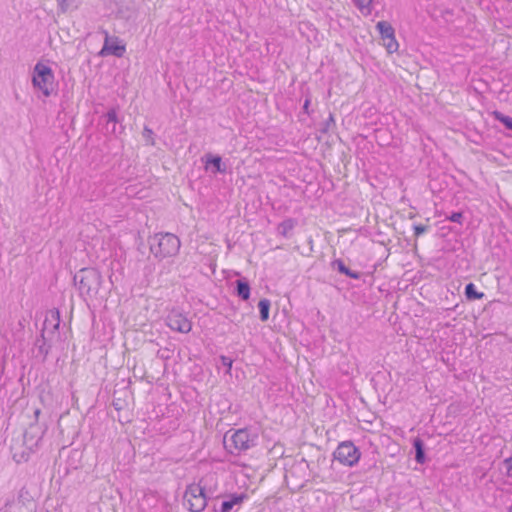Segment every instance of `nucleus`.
Masks as SVG:
<instances>
[{
	"mask_svg": "<svg viewBox=\"0 0 512 512\" xmlns=\"http://www.w3.org/2000/svg\"><path fill=\"white\" fill-rule=\"evenodd\" d=\"M151 254L159 261L174 257L181 246L180 239L172 233H156L148 240Z\"/></svg>",
	"mask_w": 512,
	"mask_h": 512,
	"instance_id": "obj_1",
	"label": "nucleus"
},
{
	"mask_svg": "<svg viewBox=\"0 0 512 512\" xmlns=\"http://www.w3.org/2000/svg\"><path fill=\"white\" fill-rule=\"evenodd\" d=\"M74 281L82 295L92 298L95 297L100 290L102 276L96 269L84 268L74 276Z\"/></svg>",
	"mask_w": 512,
	"mask_h": 512,
	"instance_id": "obj_2",
	"label": "nucleus"
},
{
	"mask_svg": "<svg viewBox=\"0 0 512 512\" xmlns=\"http://www.w3.org/2000/svg\"><path fill=\"white\" fill-rule=\"evenodd\" d=\"M254 437H251L246 429L228 431L223 437L225 449L232 454L245 451L254 445Z\"/></svg>",
	"mask_w": 512,
	"mask_h": 512,
	"instance_id": "obj_3",
	"label": "nucleus"
},
{
	"mask_svg": "<svg viewBox=\"0 0 512 512\" xmlns=\"http://www.w3.org/2000/svg\"><path fill=\"white\" fill-rule=\"evenodd\" d=\"M206 480L207 477L197 484L189 485L185 491L184 501L191 512H201L207 505L206 485L204 484Z\"/></svg>",
	"mask_w": 512,
	"mask_h": 512,
	"instance_id": "obj_4",
	"label": "nucleus"
},
{
	"mask_svg": "<svg viewBox=\"0 0 512 512\" xmlns=\"http://www.w3.org/2000/svg\"><path fill=\"white\" fill-rule=\"evenodd\" d=\"M54 74L52 69L41 62L37 63L33 69L32 84L34 88L40 90L45 97L52 93Z\"/></svg>",
	"mask_w": 512,
	"mask_h": 512,
	"instance_id": "obj_5",
	"label": "nucleus"
},
{
	"mask_svg": "<svg viewBox=\"0 0 512 512\" xmlns=\"http://www.w3.org/2000/svg\"><path fill=\"white\" fill-rule=\"evenodd\" d=\"M333 455L335 460L346 466H353L360 458L358 449L351 442L341 443Z\"/></svg>",
	"mask_w": 512,
	"mask_h": 512,
	"instance_id": "obj_6",
	"label": "nucleus"
},
{
	"mask_svg": "<svg viewBox=\"0 0 512 512\" xmlns=\"http://www.w3.org/2000/svg\"><path fill=\"white\" fill-rule=\"evenodd\" d=\"M376 28L380 33L383 45L388 53H394L398 50L399 44L395 38V30L392 25L387 21H379Z\"/></svg>",
	"mask_w": 512,
	"mask_h": 512,
	"instance_id": "obj_7",
	"label": "nucleus"
},
{
	"mask_svg": "<svg viewBox=\"0 0 512 512\" xmlns=\"http://www.w3.org/2000/svg\"><path fill=\"white\" fill-rule=\"evenodd\" d=\"M166 324L172 330L178 331L180 333H188L192 329V323L187 319L185 315H183L179 311H171L167 318Z\"/></svg>",
	"mask_w": 512,
	"mask_h": 512,
	"instance_id": "obj_8",
	"label": "nucleus"
},
{
	"mask_svg": "<svg viewBox=\"0 0 512 512\" xmlns=\"http://www.w3.org/2000/svg\"><path fill=\"white\" fill-rule=\"evenodd\" d=\"M126 51L125 45L117 37H111L105 32L104 45L100 51L101 56L114 55L122 57Z\"/></svg>",
	"mask_w": 512,
	"mask_h": 512,
	"instance_id": "obj_9",
	"label": "nucleus"
},
{
	"mask_svg": "<svg viewBox=\"0 0 512 512\" xmlns=\"http://www.w3.org/2000/svg\"><path fill=\"white\" fill-rule=\"evenodd\" d=\"M333 265L335 267H337V269H338V271L340 273H343V274H345L346 276H348V277H350L352 279H359L360 278V273L356 272V271H352L349 268H347L342 260H335L333 262Z\"/></svg>",
	"mask_w": 512,
	"mask_h": 512,
	"instance_id": "obj_10",
	"label": "nucleus"
},
{
	"mask_svg": "<svg viewBox=\"0 0 512 512\" xmlns=\"http://www.w3.org/2000/svg\"><path fill=\"white\" fill-rule=\"evenodd\" d=\"M237 284V294L243 300H248L250 297V286L246 281L238 280Z\"/></svg>",
	"mask_w": 512,
	"mask_h": 512,
	"instance_id": "obj_11",
	"label": "nucleus"
},
{
	"mask_svg": "<svg viewBox=\"0 0 512 512\" xmlns=\"http://www.w3.org/2000/svg\"><path fill=\"white\" fill-rule=\"evenodd\" d=\"M413 446L416 450L415 459L418 463L422 464L425 461L423 442L420 438H416L413 441Z\"/></svg>",
	"mask_w": 512,
	"mask_h": 512,
	"instance_id": "obj_12",
	"label": "nucleus"
},
{
	"mask_svg": "<svg viewBox=\"0 0 512 512\" xmlns=\"http://www.w3.org/2000/svg\"><path fill=\"white\" fill-rule=\"evenodd\" d=\"M294 227L295 221L292 219H287L279 224L278 232L284 237H288L289 233L293 230Z\"/></svg>",
	"mask_w": 512,
	"mask_h": 512,
	"instance_id": "obj_13",
	"label": "nucleus"
},
{
	"mask_svg": "<svg viewBox=\"0 0 512 512\" xmlns=\"http://www.w3.org/2000/svg\"><path fill=\"white\" fill-rule=\"evenodd\" d=\"M270 301L268 299H261L258 303L260 310V318L262 321H266L269 318Z\"/></svg>",
	"mask_w": 512,
	"mask_h": 512,
	"instance_id": "obj_14",
	"label": "nucleus"
},
{
	"mask_svg": "<svg viewBox=\"0 0 512 512\" xmlns=\"http://www.w3.org/2000/svg\"><path fill=\"white\" fill-rule=\"evenodd\" d=\"M465 295L470 300L481 299L483 297V293L478 292L473 283L466 285Z\"/></svg>",
	"mask_w": 512,
	"mask_h": 512,
	"instance_id": "obj_15",
	"label": "nucleus"
},
{
	"mask_svg": "<svg viewBox=\"0 0 512 512\" xmlns=\"http://www.w3.org/2000/svg\"><path fill=\"white\" fill-rule=\"evenodd\" d=\"M354 2L363 14H370L372 0H354Z\"/></svg>",
	"mask_w": 512,
	"mask_h": 512,
	"instance_id": "obj_16",
	"label": "nucleus"
},
{
	"mask_svg": "<svg viewBox=\"0 0 512 512\" xmlns=\"http://www.w3.org/2000/svg\"><path fill=\"white\" fill-rule=\"evenodd\" d=\"M495 119L500 121L503 125H505L506 128L512 130V117L506 116L502 114L501 112L495 111L493 113Z\"/></svg>",
	"mask_w": 512,
	"mask_h": 512,
	"instance_id": "obj_17",
	"label": "nucleus"
},
{
	"mask_svg": "<svg viewBox=\"0 0 512 512\" xmlns=\"http://www.w3.org/2000/svg\"><path fill=\"white\" fill-rule=\"evenodd\" d=\"M241 500V497H234L229 501H224L222 503L221 512H229L234 507V505L239 504Z\"/></svg>",
	"mask_w": 512,
	"mask_h": 512,
	"instance_id": "obj_18",
	"label": "nucleus"
},
{
	"mask_svg": "<svg viewBox=\"0 0 512 512\" xmlns=\"http://www.w3.org/2000/svg\"><path fill=\"white\" fill-rule=\"evenodd\" d=\"M106 118H107V127L109 126L110 123H112V129H111V132L112 133H115V129H116V123H117V113L114 109L110 110L107 114H106Z\"/></svg>",
	"mask_w": 512,
	"mask_h": 512,
	"instance_id": "obj_19",
	"label": "nucleus"
},
{
	"mask_svg": "<svg viewBox=\"0 0 512 512\" xmlns=\"http://www.w3.org/2000/svg\"><path fill=\"white\" fill-rule=\"evenodd\" d=\"M208 163L212 164L217 172H225V167L222 165V160L219 156L212 157Z\"/></svg>",
	"mask_w": 512,
	"mask_h": 512,
	"instance_id": "obj_20",
	"label": "nucleus"
},
{
	"mask_svg": "<svg viewBox=\"0 0 512 512\" xmlns=\"http://www.w3.org/2000/svg\"><path fill=\"white\" fill-rule=\"evenodd\" d=\"M142 135H143V138L146 140V142L149 145H151V146L155 145V140L153 138V131L150 128L144 127Z\"/></svg>",
	"mask_w": 512,
	"mask_h": 512,
	"instance_id": "obj_21",
	"label": "nucleus"
},
{
	"mask_svg": "<svg viewBox=\"0 0 512 512\" xmlns=\"http://www.w3.org/2000/svg\"><path fill=\"white\" fill-rule=\"evenodd\" d=\"M334 126H335V119H334V116L332 114H330L328 120L323 123V126L321 128V132L322 133H327Z\"/></svg>",
	"mask_w": 512,
	"mask_h": 512,
	"instance_id": "obj_22",
	"label": "nucleus"
},
{
	"mask_svg": "<svg viewBox=\"0 0 512 512\" xmlns=\"http://www.w3.org/2000/svg\"><path fill=\"white\" fill-rule=\"evenodd\" d=\"M60 10L65 13L73 4L74 0H57Z\"/></svg>",
	"mask_w": 512,
	"mask_h": 512,
	"instance_id": "obj_23",
	"label": "nucleus"
},
{
	"mask_svg": "<svg viewBox=\"0 0 512 512\" xmlns=\"http://www.w3.org/2000/svg\"><path fill=\"white\" fill-rule=\"evenodd\" d=\"M21 506L16 504H9L6 505L3 509L0 510V512H20Z\"/></svg>",
	"mask_w": 512,
	"mask_h": 512,
	"instance_id": "obj_24",
	"label": "nucleus"
},
{
	"mask_svg": "<svg viewBox=\"0 0 512 512\" xmlns=\"http://www.w3.org/2000/svg\"><path fill=\"white\" fill-rule=\"evenodd\" d=\"M221 360V363L227 367V373H230V370L232 368V359H230L229 357H226V356H221L220 358Z\"/></svg>",
	"mask_w": 512,
	"mask_h": 512,
	"instance_id": "obj_25",
	"label": "nucleus"
},
{
	"mask_svg": "<svg viewBox=\"0 0 512 512\" xmlns=\"http://www.w3.org/2000/svg\"><path fill=\"white\" fill-rule=\"evenodd\" d=\"M463 218V214L461 212H455L448 219L452 222L461 223Z\"/></svg>",
	"mask_w": 512,
	"mask_h": 512,
	"instance_id": "obj_26",
	"label": "nucleus"
},
{
	"mask_svg": "<svg viewBox=\"0 0 512 512\" xmlns=\"http://www.w3.org/2000/svg\"><path fill=\"white\" fill-rule=\"evenodd\" d=\"M50 316L53 320L56 321V324L54 325V328L57 329L59 326V313L58 311H51Z\"/></svg>",
	"mask_w": 512,
	"mask_h": 512,
	"instance_id": "obj_27",
	"label": "nucleus"
},
{
	"mask_svg": "<svg viewBox=\"0 0 512 512\" xmlns=\"http://www.w3.org/2000/svg\"><path fill=\"white\" fill-rule=\"evenodd\" d=\"M415 235L420 236L426 231V227L423 225H417L414 227Z\"/></svg>",
	"mask_w": 512,
	"mask_h": 512,
	"instance_id": "obj_28",
	"label": "nucleus"
},
{
	"mask_svg": "<svg viewBox=\"0 0 512 512\" xmlns=\"http://www.w3.org/2000/svg\"><path fill=\"white\" fill-rule=\"evenodd\" d=\"M27 457H28V454H26V453H24V452H23L19 457H18L17 453H14V454H13V458H14V460H15L16 462H18V463H19V462H21V461L26 460V459H27Z\"/></svg>",
	"mask_w": 512,
	"mask_h": 512,
	"instance_id": "obj_29",
	"label": "nucleus"
},
{
	"mask_svg": "<svg viewBox=\"0 0 512 512\" xmlns=\"http://www.w3.org/2000/svg\"><path fill=\"white\" fill-rule=\"evenodd\" d=\"M505 465H506V468H507V472L509 475H511V471H512V458H508L504 461Z\"/></svg>",
	"mask_w": 512,
	"mask_h": 512,
	"instance_id": "obj_30",
	"label": "nucleus"
},
{
	"mask_svg": "<svg viewBox=\"0 0 512 512\" xmlns=\"http://www.w3.org/2000/svg\"><path fill=\"white\" fill-rule=\"evenodd\" d=\"M309 105H310V99H309V98H307V99L305 100V102H304V105H303V110H304L306 113H309V110H308Z\"/></svg>",
	"mask_w": 512,
	"mask_h": 512,
	"instance_id": "obj_31",
	"label": "nucleus"
},
{
	"mask_svg": "<svg viewBox=\"0 0 512 512\" xmlns=\"http://www.w3.org/2000/svg\"><path fill=\"white\" fill-rule=\"evenodd\" d=\"M40 412H41V411H40V409H39V408H37V409H35V410H34V415H35V417H36V418H38V417H39Z\"/></svg>",
	"mask_w": 512,
	"mask_h": 512,
	"instance_id": "obj_32",
	"label": "nucleus"
},
{
	"mask_svg": "<svg viewBox=\"0 0 512 512\" xmlns=\"http://www.w3.org/2000/svg\"><path fill=\"white\" fill-rule=\"evenodd\" d=\"M510 512H512V508L510 509Z\"/></svg>",
	"mask_w": 512,
	"mask_h": 512,
	"instance_id": "obj_33",
	"label": "nucleus"
}]
</instances>
